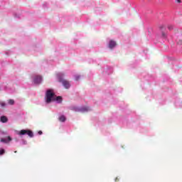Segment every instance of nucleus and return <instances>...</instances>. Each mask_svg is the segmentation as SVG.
<instances>
[{"instance_id":"nucleus-1","label":"nucleus","mask_w":182,"mask_h":182,"mask_svg":"<svg viewBox=\"0 0 182 182\" xmlns=\"http://www.w3.org/2000/svg\"><path fill=\"white\" fill-rule=\"evenodd\" d=\"M46 103H50L52 100L55 97V93L53 92V90H48L46 94Z\"/></svg>"},{"instance_id":"nucleus-2","label":"nucleus","mask_w":182,"mask_h":182,"mask_svg":"<svg viewBox=\"0 0 182 182\" xmlns=\"http://www.w3.org/2000/svg\"><path fill=\"white\" fill-rule=\"evenodd\" d=\"M17 134L18 136H25V134H27L29 137H33V132L30 129H21Z\"/></svg>"},{"instance_id":"nucleus-3","label":"nucleus","mask_w":182,"mask_h":182,"mask_svg":"<svg viewBox=\"0 0 182 182\" xmlns=\"http://www.w3.org/2000/svg\"><path fill=\"white\" fill-rule=\"evenodd\" d=\"M41 82H42V76L36 75V77H34L33 82L36 85H39L40 83H41Z\"/></svg>"},{"instance_id":"nucleus-4","label":"nucleus","mask_w":182,"mask_h":182,"mask_svg":"<svg viewBox=\"0 0 182 182\" xmlns=\"http://www.w3.org/2000/svg\"><path fill=\"white\" fill-rule=\"evenodd\" d=\"M60 82L63 83V85L65 89H69V87H70V83L69 82V81L66 80H60Z\"/></svg>"},{"instance_id":"nucleus-5","label":"nucleus","mask_w":182,"mask_h":182,"mask_svg":"<svg viewBox=\"0 0 182 182\" xmlns=\"http://www.w3.org/2000/svg\"><path fill=\"white\" fill-rule=\"evenodd\" d=\"M114 46H116V42L113 40H111L109 43V48L110 49H113V48H114Z\"/></svg>"},{"instance_id":"nucleus-6","label":"nucleus","mask_w":182,"mask_h":182,"mask_svg":"<svg viewBox=\"0 0 182 182\" xmlns=\"http://www.w3.org/2000/svg\"><path fill=\"white\" fill-rule=\"evenodd\" d=\"M0 120L2 123H6V122H8V118L5 116H2L1 117Z\"/></svg>"},{"instance_id":"nucleus-7","label":"nucleus","mask_w":182,"mask_h":182,"mask_svg":"<svg viewBox=\"0 0 182 182\" xmlns=\"http://www.w3.org/2000/svg\"><path fill=\"white\" fill-rule=\"evenodd\" d=\"M89 110H90V109L88 107H84L81 108L79 111L80 112H89Z\"/></svg>"},{"instance_id":"nucleus-8","label":"nucleus","mask_w":182,"mask_h":182,"mask_svg":"<svg viewBox=\"0 0 182 182\" xmlns=\"http://www.w3.org/2000/svg\"><path fill=\"white\" fill-rule=\"evenodd\" d=\"M58 119L60 122H66V117L64 115H61Z\"/></svg>"},{"instance_id":"nucleus-9","label":"nucleus","mask_w":182,"mask_h":182,"mask_svg":"<svg viewBox=\"0 0 182 182\" xmlns=\"http://www.w3.org/2000/svg\"><path fill=\"white\" fill-rule=\"evenodd\" d=\"M8 103H9V105L12 106V105H15V100H8Z\"/></svg>"},{"instance_id":"nucleus-10","label":"nucleus","mask_w":182,"mask_h":182,"mask_svg":"<svg viewBox=\"0 0 182 182\" xmlns=\"http://www.w3.org/2000/svg\"><path fill=\"white\" fill-rule=\"evenodd\" d=\"M56 100L57 102H59L60 103V102H62V97L60 96L57 97Z\"/></svg>"},{"instance_id":"nucleus-11","label":"nucleus","mask_w":182,"mask_h":182,"mask_svg":"<svg viewBox=\"0 0 182 182\" xmlns=\"http://www.w3.org/2000/svg\"><path fill=\"white\" fill-rule=\"evenodd\" d=\"M2 154H5V149H0V156H2Z\"/></svg>"},{"instance_id":"nucleus-12","label":"nucleus","mask_w":182,"mask_h":182,"mask_svg":"<svg viewBox=\"0 0 182 182\" xmlns=\"http://www.w3.org/2000/svg\"><path fill=\"white\" fill-rule=\"evenodd\" d=\"M0 141H1L2 143H8V141H6V139H4V138L1 139H0Z\"/></svg>"},{"instance_id":"nucleus-13","label":"nucleus","mask_w":182,"mask_h":182,"mask_svg":"<svg viewBox=\"0 0 182 182\" xmlns=\"http://www.w3.org/2000/svg\"><path fill=\"white\" fill-rule=\"evenodd\" d=\"M0 105H1V107H5V106H6V104L4 102H0Z\"/></svg>"},{"instance_id":"nucleus-14","label":"nucleus","mask_w":182,"mask_h":182,"mask_svg":"<svg viewBox=\"0 0 182 182\" xmlns=\"http://www.w3.org/2000/svg\"><path fill=\"white\" fill-rule=\"evenodd\" d=\"M79 79H80V76L79 75L75 76V80H79Z\"/></svg>"},{"instance_id":"nucleus-15","label":"nucleus","mask_w":182,"mask_h":182,"mask_svg":"<svg viewBox=\"0 0 182 182\" xmlns=\"http://www.w3.org/2000/svg\"><path fill=\"white\" fill-rule=\"evenodd\" d=\"M168 29H169V31H171V29H173V26H168Z\"/></svg>"},{"instance_id":"nucleus-16","label":"nucleus","mask_w":182,"mask_h":182,"mask_svg":"<svg viewBox=\"0 0 182 182\" xmlns=\"http://www.w3.org/2000/svg\"><path fill=\"white\" fill-rule=\"evenodd\" d=\"M7 139H8L9 141H11L12 140V138H11V136H8Z\"/></svg>"},{"instance_id":"nucleus-17","label":"nucleus","mask_w":182,"mask_h":182,"mask_svg":"<svg viewBox=\"0 0 182 182\" xmlns=\"http://www.w3.org/2000/svg\"><path fill=\"white\" fill-rule=\"evenodd\" d=\"M178 4H181V0H176Z\"/></svg>"},{"instance_id":"nucleus-18","label":"nucleus","mask_w":182,"mask_h":182,"mask_svg":"<svg viewBox=\"0 0 182 182\" xmlns=\"http://www.w3.org/2000/svg\"><path fill=\"white\" fill-rule=\"evenodd\" d=\"M182 42L181 41H179V42H178V45H181Z\"/></svg>"},{"instance_id":"nucleus-19","label":"nucleus","mask_w":182,"mask_h":182,"mask_svg":"<svg viewBox=\"0 0 182 182\" xmlns=\"http://www.w3.org/2000/svg\"><path fill=\"white\" fill-rule=\"evenodd\" d=\"M115 181H116V182H118V181H119V178H115Z\"/></svg>"},{"instance_id":"nucleus-20","label":"nucleus","mask_w":182,"mask_h":182,"mask_svg":"<svg viewBox=\"0 0 182 182\" xmlns=\"http://www.w3.org/2000/svg\"><path fill=\"white\" fill-rule=\"evenodd\" d=\"M42 133H43L42 131L38 132V134H40V135L42 134Z\"/></svg>"},{"instance_id":"nucleus-21","label":"nucleus","mask_w":182,"mask_h":182,"mask_svg":"<svg viewBox=\"0 0 182 182\" xmlns=\"http://www.w3.org/2000/svg\"><path fill=\"white\" fill-rule=\"evenodd\" d=\"M162 36H166V34H164V33H162Z\"/></svg>"},{"instance_id":"nucleus-22","label":"nucleus","mask_w":182,"mask_h":182,"mask_svg":"<svg viewBox=\"0 0 182 182\" xmlns=\"http://www.w3.org/2000/svg\"><path fill=\"white\" fill-rule=\"evenodd\" d=\"M14 153H18V151H15Z\"/></svg>"}]
</instances>
